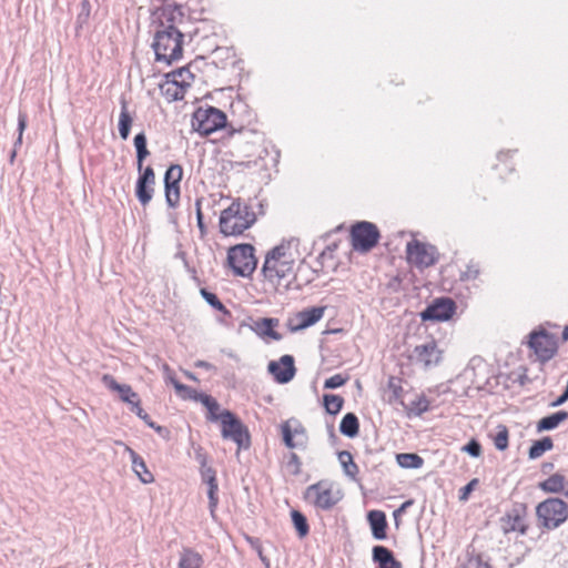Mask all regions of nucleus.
Returning <instances> with one entry per match:
<instances>
[{
  "mask_svg": "<svg viewBox=\"0 0 568 568\" xmlns=\"http://www.w3.org/2000/svg\"><path fill=\"white\" fill-rule=\"evenodd\" d=\"M184 18L180 6L166 3L161 9L152 42L156 61L171 64L182 58L184 34L180 24L184 22Z\"/></svg>",
  "mask_w": 568,
  "mask_h": 568,
  "instance_id": "nucleus-1",
  "label": "nucleus"
},
{
  "mask_svg": "<svg viewBox=\"0 0 568 568\" xmlns=\"http://www.w3.org/2000/svg\"><path fill=\"white\" fill-rule=\"evenodd\" d=\"M262 272L265 280L280 293L301 287L296 283L295 258L290 243H282L266 254Z\"/></svg>",
  "mask_w": 568,
  "mask_h": 568,
  "instance_id": "nucleus-2",
  "label": "nucleus"
},
{
  "mask_svg": "<svg viewBox=\"0 0 568 568\" xmlns=\"http://www.w3.org/2000/svg\"><path fill=\"white\" fill-rule=\"evenodd\" d=\"M256 221L251 206L241 200H235L220 215V231L225 236L241 235Z\"/></svg>",
  "mask_w": 568,
  "mask_h": 568,
  "instance_id": "nucleus-3",
  "label": "nucleus"
},
{
  "mask_svg": "<svg viewBox=\"0 0 568 568\" xmlns=\"http://www.w3.org/2000/svg\"><path fill=\"white\" fill-rule=\"evenodd\" d=\"M540 524L547 529H555L568 518V505L560 498H548L536 507Z\"/></svg>",
  "mask_w": 568,
  "mask_h": 568,
  "instance_id": "nucleus-4",
  "label": "nucleus"
},
{
  "mask_svg": "<svg viewBox=\"0 0 568 568\" xmlns=\"http://www.w3.org/2000/svg\"><path fill=\"white\" fill-rule=\"evenodd\" d=\"M226 126V114L217 108H197L192 116V128L201 135L211 133Z\"/></svg>",
  "mask_w": 568,
  "mask_h": 568,
  "instance_id": "nucleus-5",
  "label": "nucleus"
},
{
  "mask_svg": "<svg viewBox=\"0 0 568 568\" xmlns=\"http://www.w3.org/2000/svg\"><path fill=\"white\" fill-rule=\"evenodd\" d=\"M304 497L305 500L314 507L322 510H328L342 499V494L338 489H334L332 483L321 480L308 486L305 490Z\"/></svg>",
  "mask_w": 568,
  "mask_h": 568,
  "instance_id": "nucleus-6",
  "label": "nucleus"
},
{
  "mask_svg": "<svg viewBox=\"0 0 568 568\" xmlns=\"http://www.w3.org/2000/svg\"><path fill=\"white\" fill-rule=\"evenodd\" d=\"M221 433L224 439H230L237 445L239 450L250 447V434L243 423L230 410L220 413Z\"/></svg>",
  "mask_w": 568,
  "mask_h": 568,
  "instance_id": "nucleus-7",
  "label": "nucleus"
},
{
  "mask_svg": "<svg viewBox=\"0 0 568 568\" xmlns=\"http://www.w3.org/2000/svg\"><path fill=\"white\" fill-rule=\"evenodd\" d=\"M227 262L236 275L250 276L257 264L253 245L239 244L231 247L227 253Z\"/></svg>",
  "mask_w": 568,
  "mask_h": 568,
  "instance_id": "nucleus-8",
  "label": "nucleus"
},
{
  "mask_svg": "<svg viewBox=\"0 0 568 568\" xmlns=\"http://www.w3.org/2000/svg\"><path fill=\"white\" fill-rule=\"evenodd\" d=\"M381 237L377 226L371 222L363 221L352 226L351 239L355 251L366 253L371 251Z\"/></svg>",
  "mask_w": 568,
  "mask_h": 568,
  "instance_id": "nucleus-9",
  "label": "nucleus"
},
{
  "mask_svg": "<svg viewBox=\"0 0 568 568\" xmlns=\"http://www.w3.org/2000/svg\"><path fill=\"white\" fill-rule=\"evenodd\" d=\"M284 444L288 448L305 449L308 436L305 427L297 419H288L281 425Z\"/></svg>",
  "mask_w": 568,
  "mask_h": 568,
  "instance_id": "nucleus-10",
  "label": "nucleus"
},
{
  "mask_svg": "<svg viewBox=\"0 0 568 568\" xmlns=\"http://www.w3.org/2000/svg\"><path fill=\"white\" fill-rule=\"evenodd\" d=\"M529 337V347L541 361H549L556 354L557 341L552 334L540 329L530 333Z\"/></svg>",
  "mask_w": 568,
  "mask_h": 568,
  "instance_id": "nucleus-11",
  "label": "nucleus"
},
{
  "mask_svg": "<svg viewBox=\"0 0 568 568\" xmlns=\"http://www.w3.org/2000/svg\"><path fill=\"white\" fill-rule=\"evenodd\" d=\"M183 169L179 164H171L164 174L165 200L170 207H175L180 200V182Z\"/></svg>",
  "mask_w": 568,
  "mask_h": 568,
  "instance_id": "nucleus-12",
  "label": "nucleus"
},
{
  "mask_svg": "<svg viewBox=\"0 0 568 568\" xmlns=\"http://www.w3.org/2000/svg\"><path fill=\"white\" fill-rule=\"evenodd\" d=\"M406 253L409 262L417 267H428L436 262V250L432 245L412 241L407 244Z\"/></svg>",
  "mask_w": 568,
  "mask_h": 568,
  "instance_id": "nucleus-13",
  "label": "nucleus"
},
{
  "mask_svg": "<svg viewBox=\"0 0 568 568\" xmlns=\"http://www.w3.org/2000/svg\"><path fill=\"white\" fill-rule=\"evenodd\" d=\"M456 305L453 300L437 298L422 312V318L424 321H447L454 315Z\"/></svg>",
  "mask_w": 568,
  "mask_h": 568,
  "instance_id": "nucleus-14",
  "label": "nucleus"
},
{
  "mask_svg": "<svg viewBox=\"0 0 568 568\" xmlns=\"http://www.w3.org/2000/svg\"><path fill=\"white\" fill-rule=\"evenodd\" d=\"M267 369L278 384H286L294 378L296 373L294 357L292 355H283L278 362L271 361Z\"/></svg>",
  "mask_w": 568,
  "mask_h": 568,
  "instance_id": "nucleus-15",
  "label": "nucleus"
},
{
  "mask_svg": "<svg viewBox=\"0 0 568 568\" xmlns=\"http://www.w3.org/2000/svg\"><path fill=\"white\" fill-rule=\"evenodd\" d=\"M414 358L416 363L422 364L425 368H428L430 366L437 365L440 362L442 351L437 347L436 342L432 339L415 347Z\"/></svg>",
  "mask_w": 568,
  "mask_h": 568,
  "instance_id": "nucleus-16",
  "label": "nucleus"
},
{
  "mask_svg": "<svg viewBox=\"0 0 568 568\" xmlns=\"http://www.w3.org/2000/svg\"><path fill=\"white\" fill-rule=\"evenodd\" d=\"M325 307H311L298 312L294 318L290 320V328L297 332L307 328L317 323L324 315Z\"/></svg>",
  "mask_w": 568,
  "mask_h": 568,
  "instance_id": "nucleus-17",
  "label": "nucleus"
},
{
  "mask_svg": "<svg viewBox=\"0 0 568 568\" xmlns=\"http://www.w3.org/2000/svg\"><path fill=\"white\" fill-rule=\"evenodd\" d=\"M202 481L207 484L209 509L212 517H215V510L219 504L216 473L211 466L200 468Z\"/></svg>",
  "mask_w": 568,
  "mask_h": 568,
  "instance_id": "nucleus-18",
  "label": "nucleus"
},
{
  "mask_svg": "<svg viewBox=\"0 0 568 568\" xmlns=\"http://www.w3.org/2000/svg\"><path fill=\"white\" fill-rule=\"evenodd\" d=\"M102 383L110 390L118 393L124 403L132 405L139 399L138 394L132 390L130 385L118 383L112 375L104 374L102 376Z\"/></svg>",
  "mask_w": 568,
  "mask_h": 568,
  "instance_id": "nucleus-19",
  "label": "nucleus"
},
{
  "mask_svg": "<svg viewBox=\"0 0 568 568\" xmlns=\"http://www.w3.org/2000/svg\"><path fill=\"white\" fill-rule=\"evenodd\" d=\"M118 445H121L124 447V450L129 454L131 463H132V469L136 474V476L140 478V480L144 484H150L154 480L153 475L149 471L143 458L139 456L131 447L123 444L122 442H116Z\"/></svg>",
  "mask_w": 568,
  "mask_h": 568,
  "instance_id": "nucleus-20",
  "label": "nucleus"
},
{
  "mask_svg": "<svg viewBox=\"0 0 568 568\" xmlns=\"http://www.w3.org/2000/svg\"><path fill=\"white\" fill-rule=\"evenodd\" d=\"M367 520L369 523L373 537L377 540L385 539L387 528L386 515L381 510H371L367 514Z\"/></svg>",
  "mask_w": 568,
  "mask_h": 568,
  "instance_id": "nucleus-21",
  "label": "nucleus"
},
{
  "mask_svg": "<svg viewBox=\"0 0 568 568\" xmlns=\"http://www.w3.org/2000/svg\"><path fill=\"white\" fill-rule=\"evenodd\" d=\"M276 326H278L277 318L264 317L254 322L253 329L262 337L266 336L274 341H280L282 335L274 329Z\"/></svg>",
  "mask_w": 568,
  "mask_h": 568,
  "instance_id": "nucleus-22",
  "label": "nucleus"
},
{
  "mask_svg": "<svg viewBox=\"0 0 568 568\" xmlns=\"http://www.w3.org/2000/svg\"><path fill=\"white\" fill-rule=\"evenodd\" d=\"M373 560L378 564L379 568H402L399 561H397L393 552L384 546L373 547Z\"/></svg>",
  "mask_w": 568,
  "mask_h": 568,
  "instance_id": "nucleus-23",
  "label": "nucleus"
},
{
  "mask_svg": "<svg viewBox=\"0 0 568 568\" xmlns=\"http://www.w3.org/2000/svg\"><path fill=\"white\" fill-rule=\"evenodd\" d=\"M501 528L507 534L510 531L526 532L525 517L518 511L513 510L501 518Z\"/></svg>",
  "mask_w": 568,
  "mask_h": 568,
  "instance_id": "nucleus-24",
  "label": "nucleus"
},
{
  "mask_svg": "<svg viewBox=\"0 0 568 568\" xmlns=\"http://www.w3.org/2000/svg\"><path fill=\"white\" fill-rule=\"evenodd\" d=\"M539 488L545 493H562L566 496V491L568 490V481L564 475L556 473L549 476L546 480L541 481L539 484Z\"/></svg>",
  "mask_w": 568,
  "mask_h": 568,
  "instance_id": "nucleus-25",
  "label": "nucleus"
},
{
  "mask_svg": "<svg viewBox=\"0 0 568 568\" xmlns=\"http://www.w3.org/2000/svg\"><path fill=\"white\" fill-rule=\"evenodd\" d=\"M202 555L192 548H183L179 556L178 568H204Z\"/></svg>",
  "mask_w": 568,
  "mask_h": 568,
  "instance_id": "nucleus-26",
  "label": "nucleus"
},
{
  "mask_svg": "<svg viewBox=\"0 0 568 568\" xmlns=\"http://www.w3.org/2000/svg\"><path fill=\"white\" fill-rule=\"evenodd\" d=\"M568 419V412L559 410L546 417H542L537 423V432H547L557 428L562 422Z\"/></svg>",
  "mask_w": 568,
  "mask_h": 568,
  "instance_id": "nucleus-27",
  "label": "nucleus"
},
{
  "mask_svg": "<svg viewBox=\"0 0 568 568\" xmlns=\"http://www.w3.org/2000/svg\"><path fill=\"white\" fill-rule=\"evenodd\" d=\"M154 185L155 183H151L144 179L138 178L135 185V195L143 206L148 205L151 202L154 193Z\"/></svg>",
  "mask_w": 568,
  "mask_h": 568,
  "instance_id": "nucleus-28",
  "label": "nucleus"
},
{
  "mask_svg": "<svg viewBox=\"0 0 568 568\" xmlns=\"http://www.w3.org/2000/svg\"><path fill=\"white\" fill-rule=\"evenodd\" d=\"M339 432L349 438H354L359 432V422L354 413H347L341 420Z\"/></svg>",
  "mask_w": 568,
  "mask_h": 568,
  "instance_id": "nucleus-29",
  "label": "nucleus"
},
{
  "mask_svg": "<svg viewBox=\"0 0 568 568\" xmlns=\"http://www.w3.org/2000/svg\"><path fill=\"white\" fill-rule=\"evenodd\" d=\"M133 118L131 116L128 104L124 100L121 102V112L119 115V133L122 140H126L130 135Z\"/></svg>",
  "mask_w": 568,
  "mask_h": 568,
  "instance_id": "nucleus-30",
  "label": "nucleus"
},
{
  "mask_svg": "<svg viewBox=\"0 0 568 568\" xmlns=\"http://www.w3.org/2000/svg\"><path fill=\"white\" fill-rule=\"evenodd\" d=\"M133 143L136 151L138 171H141L143 162L150 155V152L146 146L148 140L144 132L138 133L134 136Z\"/></svg>",
  "mask_w": 568,
  "mask_h": 568,
  "instance_id": "nucleus-31",
  "label": "nucleus"
},
{
  "mask_svg": "<svg viewBox=\"0 0 568 568\" xmlns=\"http://www.w3.org/2000/svg\"><path fill=\"white\" fill-rule=\"evenodd\" d=\"M397 464L402 468L407 469H417L420 468L424 464V459L414 453H400L396 455Z\"/></svg>",
  "mask_w": 568,
  "mask_h": 568,
  "instance_id": "nucleus-32",
  "label": "nucleus"
},
{
  "mask_svg": "<svg viewBox=\"0 0 568 568\" xmlns=\"http://www.w3.org/2000/svg\"><path fill=\"white\" fill-rule=\"evenodd\" d=\"M554 447L552 439L548 436L534 442V444L529 448V458L537 459L541 457L547 450H550Z\"/></svg>",
  "mask_w": 568,
  "mask_h": 568,
  "instance_id": "nucleus-33",
  "label": "nucleus"
},
{
  "mask_svg": "<svg viewBox=\"0 0 568 568\" xmlns=\"http://www.w3.org/2000/svg\"><path fill=\"white\" fill-rule=\"evenodd\" d=\"M338 460L343 467L345 475L352 479H355L358 473V467L354 463L352 454L347 450L339 452Z\"/></svg>",
  "mask_w": 568,
  "mask_h": 568,
  "instance_id": "nucleus-34",
  "label": "nucleus"
},
{
  "mask_svg": "<svg viewBox=\"0 0 568 568\" xmlns=\"http://www.w3.org/2000/svg\"><path fill=\"white\" fill-rule=\"evenodd\" d=\"M164 94L173 101L182 100L185 88L180 85L179 80H168L162 87Z\"/></svg>",
  "mask_w": 568,
  "mask_h": 568,
  "instance_id": "nucleus-35",
  "label": "nucleus"
},
{
  "mask_svg": "<svg viewBox=\"0 0 568 568\" xmlns=\"http://www.w3.org/2000/svg\"><path fill=\"white\" fill-rule=\"evenodd\" d=\"M292 521L294 525V528L297 531V535L300 538H304L310 532V526L307 523L306 517L298 510H292L291 513Z\"/></svg>",
  "mask_w": 568,
  "mask_h": 568,
  "instance_id": "nucleus-36",
  "label": "nucleus"
},
{
  "mask_svg": "<svg viewBox=\"0 0 568 568\" xmlns=\"http://www.w3.org/2000/svg\"><path fill=\"white\" fill-rule=\"evenodd\" d=\"M323 399L324 407L328 414L336 415L341 412L344 404V400L341 396L334 394H325Z\"/></svg>",
  "mask_w": 568,
  "mask_h": 568,
  "instance_id": "nucleus-37",
  "label": "nucleus"
},
{
  "mask_svg": "<svg viewBox=\"0 0 568 568\" xmlns=\"http://www.w3.org/2000/svg\"><path fill=\"white\" fill-rule=\"evenodd\" d=\"M494 445L498 450H505L508 447V429L506 426H497V433L494 437Z\"/></svg>",
  "mask_w": 568,
  "mask_h": 568,
  "instance_id": "nucleus-38",
  "label": "nucleus"
},
{
  "mask_svg": "<svg viewBox=\"0 0 568 568\" xmlns=\"http://www.w3.org/2000/svg\"><path fill=\"white\" fill-rule=\"evenodd\" d=\"M201 295L206 301L207 304H210L213 308L223 312L224 314H227L229 311L225 308L223 303L219 300L216 294L207 291L206 288H201Z\"/></svg>",
  "mask_w": 568,
  "mask_h": 568,
  "instance_id": "nucleus-39",
  "label": "nucleus"
},
{
  "mask_svg": "<svg viewBox=\"0 0 568 568\" xmlns=\"http://www.w3.org/2000/svg\"><path fill=\"white\" fill-rule=\"evenodd\" d=\"M166 77L168 79L172 78L171 80H179L180 85H183L184 88L190 87L189 80L193 79V74L190 72L187 68H181L168 74Z\"/></svg>",
  "mask_w": 568,
  "mask_h": 568,
  "instance_id": "nucleus-40",
  "label": "nucleus"
},
{
  "mask_svg": "<svg viewBox=\"0 0 568 568\" xmlns=\"http://www.w3.org/2000/svg\"><path fill=\"white\" fill-rule=\"evenodd\" d=\"M429 408V402L425 396H419L414 399L409 405V410L415 415L419 416L427 412Z\"/></svg>",
  "mask_w": 568,
  "mask_h": 568,
  "instance_id": "nucleus-41",
  "label": "nucleus"
},
{
  "mask_svg": "<svg viewBox=\"0 0 568 568\" xmlns=\"http://www.w3.org/2000/svg\"><path fill=\"white\" fill-rule=\"evenodd\" d=\"M174 388L176 390V393L183 398V399H192L194 400L196 395H197V390L190 387V386H186L180 382H174Z\"/></svg>",
  "mask_w": 568,
  "mask_h": 568,
  "instance_id": "nucleus-42",
  "label": "nucleus"
},
{
  "mask_svg": "<svg viewBox=\"0 0 568 568\" xmlns=\"http://www.w3.org/2000/svg\"><path fill=\"white\" fill-rule=\"evenodd\" d=\"M27 123H28V118H27V114L23 113V112H19V115H18V138L13 144V148H16V150H18L19 146H21L22 144V138H23V132L27 128Z\"/></svg>",
  "mask_w": 568,
  "mask_h": 568,
  "instance_id": "nucleus-43",
  "label": "nucleus"
},
{
  "mask_svg": "<svg viewBox=\"0 0 568 568\" xmlns=\"http://www.w3.org/2000/svg\"><path fill=\"white\" fill-rule=\"evenodd\" d=\"M480 273L478 263L470 262L467 264L466 270L462 272L460 280L462 281H470L478 277Z\"/></svg>",
  "mask_w": 568,
  "mask_h": 568,
  "instance_id": "nucleus-44",
  "label": "nucleus"
},
{
  "mask_svg": "<svg viewBox=\"0 0 568 568\" xmlns=\"http://www.w3.org/2000/svg\"><path fill=\"white\" fill-rule=\"evenodd\" d=\"M387 386H388V389L393 394L390 402L399 400L402 393H403V387L400 385V381L398 378L392 376L388 378Z\"/></svg>",
  "mask_w": 568,
  "mask_h": 568,
  "instance_id": "nucleus-45",
  "label": "nucleus"
},
{
  "mask_svg": "<svg viewBox=\"0 0 568 568\" xmlns=\"http://www.w3.org/2000/svg\"><path fill=\"white\" fill-rule=\"evenodd\" d=\"M347 382V378L341 374H335L324 382V388L335 389L343 386Z\"/></svg>",
  "mask_w": 568,
  "mask_h": 568,
  "instance_id": "nucleus-46",
  "label": "nucleus"
},
{
  "mask_svg": "<svg viewBox=\"0 0 568 568\" xmlns=\"http://www.w3.org/2000/svg\"><path fill=\"white\" fill-rule=\"evenodd\" d=\"M460 568H489V565L479 556H471L463 562Z\"/></svg>",
  "mask_w": 568,
  "mask_h": 568,
  "instance_id": "nucleus-47",
  "label": "nucleus"
},
{
  "mask_svg": "<svg viewBox=\"0 0 568 568\" xmlns=\"http://www.w3.org/2000/svg\"><path fill=\"white\" fill-rule=\"evenodd\" d=\"M462 450L469 454L471 457H479L481 455V446L476 439L469 440Z\"/></svg>",
  "mask_w": 568,
  "mask_h": 568,
  "instance_id": "nucleus-48",
  "label": "nucleus"
},
{
  "mask_svg": "<svg viewBox=\"0 0 568 568\" xmlns=\"http://www.w3.org/2000/svg\"><path fill=\"white\" fill-rule=\"evenodd\" d=\"M139 178L144 179L151 183H155V174L152 166L148 165L145 168L142 166V170L139 171Z\"/></svg>",
  "mask_w": 568,
  "mask_h": 568,
  "instance_id": "nucleus-49",
  "label": "nucleus"
},
{
  "mask_svg": "<svg viewBox=\"0 0 568 568\" xmlns=\"http://www.w3.org/2000/svg\"><path fill=\"white\" fill-rule=\"evenodd\" d=\"M287 466L293 468V474H298L301 468V460L295 453H291L287 460Z\"/></svg>",
  "mask_w": 568,
  "mask_h": 568,
  "instance_id": "nucleus-50",
  "label": "nucleus"
},
{
  "mask_svg": "<svg viewBox=\"0 0 568 568\" xmlns=\"http://www.w3.org/2000/svg\"><path fill=\"white\" fill-rule=\"evenodd\" d=\"M477 484V479H473L470 480L466 486H464L462 489H460V495H459V499L462 500H466L468 498V495L470 494V491L474 489L475 485Z\"/></svg>",
  "mask_w": 568,
  "mask_h": 568,
  "instance_id": "nucleus-51",
  "label": "nucleus"
},
{
  "mask_svg": "<svg viewBox=\"0 0 568 568\" xmlns=\"http://www.w3.org/2000/svg\"><path fill=\"white\" fill-rule=\"evenodd\" d=\"M81 6H82V10L78 17V20L85 21L90 14V2L88 0H83Z\"/></svg>",
  "mask_w": 568,
  "mask_h": 568,
  "instance_id": "nucleus-52",
  "label": "nucleus"
},
{
  "mask_svg": "<svg viewBox=\"0 0 568 568\" xmlns=\"http://www.w3.org/2000/svg\"><path fill=\"white\" fill-rule=\"evenodd\" d=\"M131 410L135 413L140 418L148 420L149 415L140 406V399H138L135 404H132Z\"/></svg>",
  "mask_w": 568,
  "mask_h": 568,
  "instance_id": "nucleus-53",
  "label": "nucleus"
},
{
  "mask_svg": "<svg viewBox=\"0 0 568 568\" xmlns=\"http://www.w3.org/2000/svg\"><path fill=\"white\" fill-rule=\"evenodd\" d=\"M195 205H196L197 226L201 230V232L203 233L204 230H205V226H204V222H203V214H202V211H201V201L197 200Z\"/></svg>",
  "mask_w": 568,
  "mask_h": 568,
  "instance_id": "nucleus-54",
  "label": "nucleus"
},
{
  "mask_svg": "<svg viewBox=\"0 0 568 568\" xmlns=\"http://www.w3.org/2000/svg\"><path fill=\"white\" fill-rule=\"evenodd\" d=\"M163 369H164V373H165V379L169 381L174 386V382H179L174 377V373L170 369V367L168 365H164Z\"/></svg>",
  "mask_w": 568,
  "mask_h": 568,
  "instance_id": "nucleus-55",
  "label": "nucleus"
},
{
  "mask_svg": "<svg viewBox=\"0 0 568 568\" xmlns=\"http://www.w3.org/2000/svg\"><path fill=\"white\" fill-rule=\"evenodd\" d=\"M413 504V500H407L402 504V506L394 511V517L396 518L398 515H400L407 507H409Z\"/></svg>",
  "mask_w": 568,
  "mask_h": 568,
  "instance_id": "nucleus-56",
  "label": "nucleus"
},
{
  "mask_svg": "<svg viewBox=\"0 0 568 568\" xmlns=\"http://www.w3.org/2000/svg\"><path fill=\"white\" fill-rule=\"evenodd\" d=\"M196 460L200 463L201 467L209 466L206 455L202 453L196 454Z\"/></svg>",
  "mask_w": 568,
  "mask_h": 568,
  "instance_id": "nucleus-57",
  "label": "nucleus"
},
{
  "mask_svg": "<svg viewBox=\"0 0 568 568\" xmlns=\"http://www.w3.org/2000/svg\"><path fill=\"white\" fill-rule=\"evenodd\" d=\"M201 404H203L205 407H207L209 405L215 406V399L212 396L207 395L203 397Z\"/></svg>",
  "mask_w": 568,
  "mask_h": 568,
  "instance_id": "nucleus-58",
  "label": "nucleus"
},
{
  "mask_svg": "<svg viewBox=\"0 0 568 568\" xmlns=\"http://www.w3.org/2000/svg\"><path fill=\"white\" fill-rule=\"evenodd\" d=\"M195 366H196V367H201V368H205V369H211V368H213V365H212V364H210L209 362H205V361H197V362L195 363Z\"/></svg>",
  "mask_w": 568,
  "mask_h": 568,
  "instance_id": "nucleus-59",
  "label": "nucleus"
},
{
  "mask_svg": "<svg viewBox=\"0 0 568 568\" xmlns=\"http://www.w3.org/2000/svg\"><path fill=\"white\" fill-rule=\"evenodd\" d=\"M207 418L212 422L220 420V414L216 412H210Z\"/></svg>",
  "mask_w": 568,
  "mask_h": 568,
  "instance_id": "nucleus-60",
  "label": "nucleus"
},
{
  "mask_svg": "<svg viewBox=\"0 0 568 568\" xmlns=\"http://www.w3.org/2000/svg\"><path fill=\"white\" fill-rule=\"evenodd\" d=\"M206 408H207L209 413H210V412H217V410H219V408H220V405H219V403L215 400V406H211V405H209Z\"/></svg>",
  "mask_w": 568,
  "mask_h": 568,
  "instance_id": "nucleus-61",
  "label": "nucleus"
},
{
  "mask_svg": "<svg viewBox=\"0 0 568 568\" xmlns=\"http://www.w3.org/2000/svg\"><path fill=\"white\" fill-rule=\"evenodd\" d=\"M204 396H207V395H206V394H203V393H197V395H196V397H195L194 402H200V403H202V400H203V397H204Z\"/></svg>",
  "mask_w": 568,
  "mask_h": 568,
  "instance_id": "nucleus-62",
  "label": "nucleus"
},
{
  "mask_svg": "<svg viewBox=\"0 0 568 568\" xmlns=\"http://www.w3.org/2000/svg\"><path fill=\"white\" fill-rule=\"evenodd\" d=\"M562 339L568 341V325L562 331Z\"/></svg>",
  "mask_w": 568,
  "mask_h": 568,
  "instance_id": "nucleus-63",
  "label": "nucleus"
},
{
  "mask_svg": "<svg viewBox=\"0 0 568 568\" xmlns=\"http://www.w3.org/2000/svg\"><path fill=\"white\" fill-rule=\"evenodd\" d=\"M16 155H17V150L16 148H13L11 154H10V162L13 163L14 159H16Z\"/></svg>",
  "mask_w": 568,
  "mask_h": 568,
  "instance_id": "nucleus-64",
  "label": "nucleus"
}]
</instances>
